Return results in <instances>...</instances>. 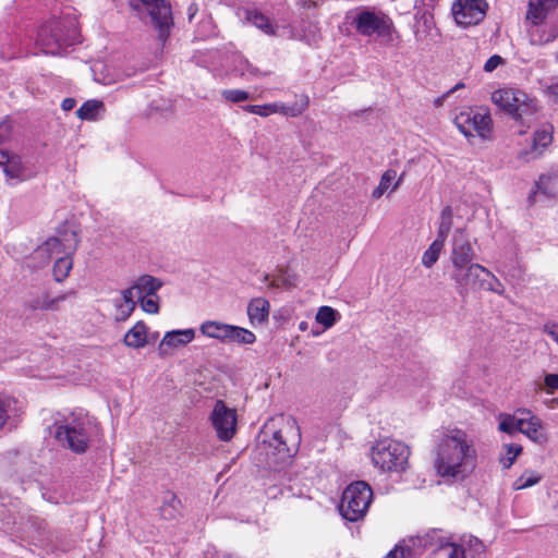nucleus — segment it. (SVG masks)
<instances>
[{
    "label": "nucleus",
    "mask_w": 558,
    "mask_h": 558,
    "mask_svg": "<svg viewBox=\"0 0 558 558\" xmlns=\"http://www.w3.org/2000/svg\"><path fill=\"white\" fill-rule=\"evenodd\" d=\"M492 100L523 125L529 126L534 121L537 101L520 89L502 88L495 90Z\"/></svg>",
    "instance_id": "obj_6"
},
{
    "label": "nucleus",
    "mask_w": 558,
    "mask_h": 558,
    "mask_svg": "<svg viewBox=\"0 0 558 558\" xmlns=\"http://www.w3.org/2000/svg\"><path fill=\"white\" fill-rule=\"evenodd\" d=\"M255 340L256 337L251 330L232 325L230 326L227 341L236 342L240 344H252L255 342Z\"/></svg>",
    "instance_id": "obj_31"
},
{
    "label": "nucleus",
    "mask_w": 558,
    "mask_h": 558,
    "mask_svg": "<svg viewBox=\"0 0 558 558\" xmlns=\"http://www.w3.org/2000/svg\"><path fill=\"white\" fill-rule=\"evenodd\" d=\"M558 5V0H529L526 20L534 26H539L547 14Z\"/></svg>",
    "instance_id": "obj_18"
},
{
    "label": "nucleus",
    "mask_w": 558,
    "mask_h": 558,
    "mask_svg": "<svg viewBox=\"0 0 558 558\" xmlns=\"http://www.w3.org/2000/svg\"><path fill=\"white\" fill-rule=\"evenodd\" d=\"M435 468L441 477L463 480L476 468L477 453L465 432L454 429L437 446Z\"/></svg>",
    "instance_id": "obj_1"
},
{
    "label": "nucleus",
    "mask_w": 558,
    "mask_h": 558,
    "mask_svg": "<svg viewBox=\"0 0 558 558\" xmlns=\"http://www.w3.org/2000/svg\"><path fill=\"white\" fill-rule=\"evenodd\" d=\"M451 242L452 280L461 290H477L483 275H488L489 270L474 263L476 255L464 229H457Z\"/></svg>",
    "instance_id": "obj_2"
},
{
    "label": "nucleus",
    "mask_w": 558,
    "mask_h": 558,
    "mask_svg": "<svg viewBox=\"0 0 558 558\" xmlns=\"http://www.w3.org/2000/svg\"><path fill=\"white\" fill-rule=\"evenodd\" d=\"M444 246L445 244L440 243V241L434 240L428 248L424 252L422 256V264L425 267L430 268L438 260Z\"/></svg>",
    "instance_id": "obj_35"
},
{
    "label": "nucleus",
    "mask_w": 558,
    "mask_h": 558,
    "mask_svg": "<svg viewBox=\"0 0 558 558\" xmlns=\"http://www.w3.org/2000/svg\"><path fill=\"white\" fill-rule=\"evenodd\" d=\"M11 132V124L8 122L0 123V143L3 142Z\"/></svg>",
    "instance_id": "obj_49"
},
{
    "label": "nucleus",
    "mask_w": 558,
    "mask_h": 558,
    "mask_svg": "<svg viewBox=\"0 0 558 558\" xmlns=\"http://www.w3.org/2000/svg\"><path fill=\"white\" fill-rule=\"evenodd\" d=\"M269 302L264 298H255L247 305V314H268Z\"/></svg>",
    "instance_id": "obj_41"
},
{
    "label": "nucleus",
    "mask_w": 558,
    "mask_h": 558,
    "mask_svg": "<svg viewBox=\"0 0 558 558\" xmlns=\"http://www.w3.org/2000/svg\"><path fill=\"white\" fill-rule=\"evenodd\" d=\"M477 289L492 291L497 294H502L505 291L504 284L490 271L488 275H483L482 281L480 282Z\"/></svg>",
    "instance_id": "obj_36"
},
{
    "label": "nucleus",
    "mask_w": 558,
    "mask_h": 558,
    "mask_svg": "<svg viewBox=\"0 0 558 558\" xmlns=\"http://www.w3.org/2000/svg\"><path fill=\"white\" fill-rule=\"evenodd\" d=\"M161 282L151 276H142L136 282L121 292L116 300V307L120 314H132L137 306L146 314H157L159 311V296L157 290Z\"/></svg>",
    "instance_id": "obj_3"
},
{
    "label": "nucleus",
    "mask_w": 558,
    "mask_h": 558,
    "mask_svg": "<svg viewBox=\"0 0 558 558\" xmlns=\"http://www.w3.org/2000/svg\"><path fill=\"white\" fill-rule=\"evenodd\" d=\"M461 87H463V84L459 83L453 88H451L447 94H451V93H453L454 90H457L458 88H461Z\"/></svg>",
    "instance_id": "obj_57"
},
{
    "label": "nucleus",
    "mask_w": 558,
    "mask_h": 558,
    "mask_svg": "<svg viewBox=\"0 0 558 558\" xmlns=\"http://www.w3.org/2000/svg\"><path fill=\"white\" fill-rule=\"evenodd\" d=\"M195 338L193 328L167 331L158 344V355L162 359L172 356L175 351L186 347Z\"/></svg>",
    "instance_id": "obj_16"
},
{
    "label": "nucleus",
    "mask_w": 558,
    "mask_h": 558,
    "mask_svg": "<svg viewBox=\"0 0 558 558\" xmlns=\"http://www.w3.org/2000/svg\"><path fill=\"white\" fill-rule=\"evenodd\" d=\"M558 38V23H551L548 27H538L530 31V44L545 46Z\"/></svg>",
    "instance_id": "obj_22"
},
{
    "label": "nucleus",
    "mask_w": 558,
    "mask_h": 558,
    "mask_svg": "<svg viewBox=\"0 0 558 558\" xmlns=\"http://www.w3.org/2000/svg\"><path fill=\"white\" fill-rule=\"evenodd\" d=\"M299 328H300L301 330H306V329H307V323H306V322H302V323H300Z\"/></svg>",
    "instance_id": "obj_58"
},
{
    "label": "nucleus",
    "mask_w": 558,
    "mask_h": 558,
    "mask_svg": "<svg viewBox=\"0 0 558 558\" xmlns=\"http://www.w3.org/2000/svg\"><path fill=\"white\" fill-rule=\"evenodd\" d=\"M129 7L138 20L157 31L158 40L163 46L174 25L170 1L129 0Z\"/></svg>",
    "instance_id": "obj_4"
},
{
    "label": "nucleus",
    "mask_w": 558,
    "mask_h": 558,
    "mask_svg": "<svg viewBox=\"0 0 558 558\" xmlns=\"http://www.w3.org/2000/svg\"><path fill=\"white\" fill-rule=\"evenodd\" d=\"M452 208L450 206L444 207L440 213L436 241H440V243L445 244L452 228Z\"/></svg>",
    "instance_id": "obj_28"
},
{
    "label": "nucleus",
    "mask_w": 558,
    "mask_h": 558,
    "mask_svg": "<svg viewBox=\"0 0 558 558\" xmlns=\"http://www.w3.org/2000/svg\"><path fill=\"white\" fill-rule=\"evenodd\" d=\"M9 415L4 402L0 399V429L7 423Z\"/></svg>",
    "instance_id": "obj_50"
},
{
    "label": "nucleus",
    "mask_w": 558,
    "mask_h": 558,
    "mask_svg": "<svg viewBox=\"0 0 558 558\" xmlns=\"http://www.w3.org/2000/svg\"><path fill=\"white\" fill-rule=\"evenodd\" d=\"M404 177L405 172H402L401 175L396 180L397 171L393 169L386 170L381 175L378 186L373 191L372 196L374 198H379L389 189L391 192H395L402 183Z\"/></svg>",
    "instance_id": "obj_21"
},
{
    "label": "nucleus",
    "mask_w": 558,
    "mask_h": 558,
    "mask_svg": "<svg viewBox=\"0 0 558 558\" xmlns=\"http://www.w3.org/2000/svg\"><path fill=\"white\" fill-rule=\"evenodd\" d=\"M54 437L64 448L75 453H84L89 445L86 420L74 415L64 418L57 425Z\"/></svg>",
    "instance_id": "obj_9"
},
{
    "label": "nucleus",
    "mask_w": 558,
    "mask_h": 558,
    "mask_svg": "<svg viewBox=\"0 0 558 558\" xmlns=\"http://www.w3.org/2000/svg\"><path fill=\"white\" fill-rule=\"evenodd\" d=\"M537 191L548 197L558 196V170L548 172L539 177L536 182Z\"/></svg>",
    "instance_id": "obj_24"
},
{
    "label": "nucleus",
    "mask_w": 558,
    "mask_h": 558,
    "mask_svg": "<svg viewBox=\"0 0 558 558\" xmlns=\"http://www.w3.org/2000/svg\"><path fill=\"white\" fill-rule=\"evenodd\" d=\"M519 426H520V417L519 416H508L505 420H502L501 423L499 424L500 430L510 433V434L513 432H517V430L519 432Z\"/></svg>",
    "instance_id": "obj_44"
},
{
    "label": "nucleus",
    "mask_w": 558,
    "mask_h": 558,
    "mask_svg": "<svg viewBox=\"0 0 558 558\" xmlns=\"http://www.w3.org/2000/svg\"><path fill=\"white\" fill-rule=\"evenodd\" d=\"M211 423L220 440H230L236 430V412L228 408L222 400H217L211 412Z\"/></svg>",
    "instance_id": "obj_15"
},
{
    "label": "nucleus",
    "mask_w": 558,
    "mask_h": 558,
    "mask_svg": "<svg viewBox=\"0 0 558 558\" xmlns=\"http://www.w3.org/2000/svg\"><path fill=\"white\" fill-rule=\"evenodd\" d=\"M544 388L547 393L558 390V374H547L544 378Z\"/></svg>",
    "instance_id": "obj_46"
},
{
    "label": "nucleus",
    "mask_w": 558,
    "mask_h": 558,
    "mask_svg": "<svg viewBox=\"0 0 558 558\" xmlns=\"http://www.w3.org/2000/svg\"><path fill=\"white\" fill-rule=\"evenodd\" d=\"M373 500V490L364 481H355L349 484L341 497L339 511L342 518L350 522L362 520Z\"/></svg>",
    "instance_id": "obj_7"
},
{
    "label": "nucleus",
    "mask_w": 558,
    "mask_h": 558,
    "mask_svg": "<svg viewBox=\"0 0 558 558\" xmlns=\"http://www.w3.org/2000/svg\"><path fill=\"white\" fill-rule=\"evenodd\" d=\"M181 501L173 494H168L165 497L163 504L160 507V514L166 520H173L180 514Z\"/></svg>",
    "instance_id": "obj_30"
},
{
    "label": "nucleus",
    "mask_w": 558,
    "mask_h": 558,
    "mask_svg": "<svg viewBox=\"0 0 558 558\" xmlns=\"http://www.w3.org/2000/svg\"><path fill=\"white\" fill-rule=\"evenodd\" d=\"M56 302V300H51V301H48V300H44L41 303H37L34 308L35 310H54L51 304H53Z\"/></svg>",
    "instance_id": "obj_53"
},
{
    "label": "nucleus",
    "mask_w": 558,
    "mask_h": 558,
    "mask_svg": "<svg viewBox=\"0 0 558 558\" xmlns=\"http://www.w3.org/2000/svg\"><path fill=\"white\" fill-rule=\"evenodd\" d=\"M300 444V426L294 418L290 417L281 428L274 433L269 445L274 447L281 460H286L298 452Z\"/></svg>",
    "instance_id": "obj_10"
},
{
    "label": "nucleus",
    "mask_w": 558,
    "mask_h": 558,
    "mask_svg": "<svg viewBox=\"0 0 558 558\" xmlns=\"http://www.w3.org/2000/svg\"><path fill=\"white\" fill-rule=\"evenodd\" d=\"M308 97L306 95H300L296 96V99L292 105L278 102V113L293 118L300 117L308 108Z\"/></svg>",
    "instance_id": "obj_26"
},
{
    "label": "nucleus",
    "mask_w": 558,
    "mask_h": 558,
    "mask_svg": "<svg viewBox=\"0 0 558 558\" xmlns=\"http://www.w3.org/2000/svg\"><path fill=\"white\" fill-rule=\"evenodd\" d=\"M265 280L269 282L271 288L290 290L296 287L299 277L290 269L280 268L272 275H266Z\"/></svg>",
    "instance_id": "obj_19"
},
{
    "label": "nucleus",
    "mask_w": 558,
    "mask_h": 558,
    "mask_svg": "<svg viewBox=\"0 0 558 558\" xmlns=\"http://www.w3.org/2000/svg\"><path fill=\"white\" fill-rule=\"evenodd\" d=\"M245 19L247 22L252 23L257 28L262 29L265 34H275L274 25L271 24L270 20L262 12L257 10H246Z\"/></svg>",
    "instance_id": "obj_29"
},
{
    "label": "nucleus",
    "mask_w": 558,
    "mask_h": 558,
    "mask_svg": "<svg viewBox=\"0 0 558 558\" xmlns=\"http://www.w3.org/2000/svg\"><path fill=\"white\" fill-rule=\"evenodd\" d=\"M522 451V447L517 444L506 445V456L500 460L505 468H510L515 458Z\"/></svg>",
    "instance_id": "obj_42"
},
{
    "label": "nucleus",
    "mask_w": 558,
    "mask_h": 558,
    "mask_svg": "<svg viewBox=\"0 0 558 558\" xmlns=\"http://www.w3.org/2000/svg\"><path fill=\"white\" fill-rule=\"evenodd\" d=\"M71 256L72 255H63L57 257L53 266V277L56 281L61 282L69 276L73 266Z\"/></svg>",
    "instance_id": "obj_32"
},
{
    "label": "nucleus",
    "mask_w": 558,
    "mask_h": 558,
    "mask_svg": "<svg viewBox=\"0 0 558 558\" xmlns=\"http://www.w3.org/2000/svg\"><path fill=\"white\" fill-rule=\"evenodd\" d=\"M519 414L521 415L519 432L525 434L536 442H544L545 436L543 434L539 420L536 416L531 415V412L526 410L519 411Z\"/></svg>",
    "instance_id": "obj_17"
},
{
    "label": "nucleus",
    "mask_w": 558,
    "mask_h": 558,
    "mask_svg": "<svg viewBox=\"0 0 558 558\" xmlns=\"http://www.w3.org/2000/svg\"><path fill=\"white\" fill-rule=\"evenodd\" d=\"M486 0H454L451 12L456 23L462 27L480 24L486 16Z\"/></svg>",
    "instance_id": "obj_13"
},
{
    "label": "nucleus",
    "mask_w": 558,
    "mask_h": 558,
    "mask_svg": "<svg viewBox=\"0 0 558 558\" xmlns=\"http://www.w3.org/2000/svg\"><path fill=\"white\" fill-rule=\"evenodd\" d=\"M410 555H411L410 547L398 544L384 558H407Z\"/></svg>",
    "instance_id": "obj_45"
},
{
    "label": "nucleus",
    "mask_w": 558,
    "mask_h": 558,
    "mask_svg": "<svg viewBox=\"0 0 558 558\" xmlns=\"http://www.w3.org/2000/svg\"><path fill=\"white\" fill-rule=\"evenodd\" d=\"M231 325L218 323V322H206L202 324L201 331L203 335L219 339L221 341L228 340V333Z\"/></svg>",
    "instance_id": "obj_27"
},
{
    "label": "nucleus",
    "mask_w": 558,
    "mask_h": 558,
    "mask_svg": "<svg viewBox=\"0 0 558 558\" xmlns=\"http://www.w3.org/2000/svg\"><path fill=\"white\" fill-rule=\"evenodd\" d=\"M545 331L558 343V325H546Z\"/></svg>",
    "instance_id": "obj_51"
},
{
    "label": "nucleus",
    "mask_w": 558,
    "mask_h": 558,
    "mask_svg": "<svg viewBox=\"0 0 558 558\" xmlns=\"http://www.w3.org/2000/svg\"><path fill=\"white\" fill-rule=\"evenodd\" d=\"M222 96L231 102H241L250 98L248 93L242 89H226L222 92Z\"/></svg>",
    "instance_id": "obj_43"
},
{
    "label": "nucleus",
    "mask_w": 558,
    "mask_h": 558,
    "mask_svg": "<svg viewBox=\"0 0 558 558\" xmlns=\"http://www.w3.org/2000/svg\"><path fill=\"white\" fill-rule=\"evenodd\" d=\"M102 106L99 100H87L77 109L76 116L82 120H93Z\"/></svg>",
    "instance_id": "obj_34"
},
{
    "label": "nucleus",
    "mask_w": 558,
    "mask_h": 558,
    "mask_svg": "<svg viewBox=\"0 0 558 558\" xmlns=\"http://www.w3.org/2000/svg\"><path fill=\"white\" fill-rule=\"evenodd\" d=\"M0 166H3V171L8 178L19 180L24 178L21 157L10 156L8 151L0 149Z\"/></svg>",
    "instance_id": "obj_20"
},
{
    "label": "nucleus",
    "mask_w": 558,
    "mask_h": 558,
    "mask_svg": "<svg viewBox=\"0 0 558 558\" xmlns=\"http://www.w3.org/2000/svg\"><path fill=\"white\" fill-rule=\"evenodd\" d=\"M356 32L363 36L371 37L374 34L381 37H390L392 23L389 19L379 16L373 11L362 10L352 21Z\"/></svg>",
    "instance_id": "obj_14"
},
{
    "label": "nucleus",
    "mask_w": 558,
    "mask_h": 558,
    "mask_svg": "<svg viewBox=\"0 0 558 558\" xmlns=\"http://www.w3.org/2000/svg\"><path fill=\"white\" fill-rule=\"evenodd\" d=\"M429 558H464L463 551L454 543H440L430 554Z\"/></svg>",
    "instance_id": "obj_33"
},
{
    "label": "nucleus",
    "mask_w": 558,
    "mask_h": 558,
    "mask_svg": "<svg viewBox=\"0 0 558 558\" xmlns=\"http://www.w3.org/2000/svg\"><path fill=\"white\" fill-rule=\"evenodd\" d=\"M75 105H76V101L74 98H65V99H63V101L61 104V108L64 111H70L75 107Z\"/></svg>",
    "instance_id": "obj_52"
},
{
    "label": "nucleus",
    "mask_w": 558,
    "mask_h": 558,
    "mask_svg": "<svg viewBox=\"0 0 558 558\" xmlns=\"http://www.w3.org/2000/svg\"><path fill=\"white\" fill-rule=\"evenodd\" d=\"M78 244L77 234L74 230L64 229L58 231V234L49 238L36 251L37 257L47 256V258L72 255Z\"/></svg>",
    "instance_id": "obj_12"
},
{
    "label": "nucleus",
    "mask_w": 558,
    "mask_h": 558,
    "mask_svg": "<svg viewBox=\"0 0 558 558\" xmlns=\"http://www.w3.org/2000/svg\"><path fill=\"white\" fill-rule=\"evenodd\" d=\"M250 317L253 319H257L259 323H264L267 320L268 316L260 315V316H250Z\"/></svg>",
    "instance_id": "obj_56"
},
{
    "label": "nucleus",
    "mask_w": 558,
    "mask_h": 558,
    "mask_svg": "<svg viewBox=\"0 0 558 558\" xmlns=\"http://www.w3.org/2000/svg\"><path fill=\"white\" fill-rule=\"evenodd\" d=\"M244 110L260 117H268L271 113H278V102L267 104L264 106L247 105L244 107Z\"/></svg>",
    "instance_id": "obj_39"
},
{
    "label": "nucleus",
    "mask_w": 558,
    "mask_h": 558,
    "mask_svg": "<svg viewBox=\"0 0 558 558\" xmlns=\"http://www.w3.org/2000/svg\"><path fill=\"white\" fill-rule=\"evenodd\" d=\"M541 481V475L535 471H525L519 478L513 483L515 490L524 489L537 484Z\"/></svg>",
    "instance_id": "obj_37"
},
{
    "label": "nucleus",
    "mask_w": 558,
    "mask_h": 558,
    "mask_svg": "<svg viewBox=\"0 0 558 558\" xmlns=\"http://www.w3.org/2000/svg\"><path fill=\"white\" fill-rule=\"evenodd\" d=\"M551 126H546L541 130H537L534 133L533 144L534 147H547L551 143Z\"/></svg>",
    "instance_id": "obj_40"
},
{
    "label": "nucleus",
    "mask_w": 558,
    "mask_h": 558,
    "mask_svg": "<svg viewBox=\"0 0 558 558\" xmlns=\"http://www.w3.org/2000/svg\"><path fill=\"white\" fill-rule=\"evenodd\" d=\"M315 5H316V3H315V2H313V1H308L307 8H312V7H315Z\"/></svg>",
    "instance_id": "obj_59"
},
{
    "label": "nucleus",
    "mask_w": 558,
    "mask_h": 558,
    "mask_svg": "<svg viewBox=\"0 0 558 558\" xmlns=\"http://www.w3.org/2000/svg\"><path fill=\"white\" fill-rule=\"evenodd\" d=\"M447 95H448V94L442 95L441 97L436 98V99H435V106H436V107L441 106V105H442V101H444V99L446 98V96H447Z\"/></svg>",
    "instance_id": "obj_55"
},
{
    "label": "nucleus",
    "mask_w": 558,
    "mask_h": 558,
    "mask_svg": "<svg viewBox=\"0 0 558 558\" xmlns=\"http://www.w3.org/2000/svg\"><path fill=\"white\" fill-rule=\"evenodd\" d=\"M454 124L466 137L476 133L482 138H486L490 132L492 119L485 110L466 109L456 116Z\"/></svg>",
    "instance_id": "obj_11"
},
{
    "label": "nucleus",
    "mask_w": 558,
    "mask_h": 558,
    "mask_svg": "<svg viewBox=\"0 0 558 558\" xmlns=\"http://www.w3.org/2000/svg\"><path fill=\"white\" fill-rule=\"evenodd\" d=\"M124 343L131 348H142L147 343V328L143 323H137L124 336Z\"/></svg>",
    "instance_id": "obj_25"
},
{
    "label": "nucleus",
    "mask_w": 558,
    "mask_h": 558,
    "mask_svg": "<svg viewBox=\"0 0 558 558\" xmlns=\"http://www.w3.org/2000/svg\"><path fill=\"white\" fill-rule=\"evenodd\" d=\"M502 58L498 54L492 56L484 64L485 72H493L499 64H501Z\"/></svg>",
    "instance_id": "obj_48"
},
{
    "label": "nucleus",
    "mask_w": 558,
    "mask_h": 558,
    "mask_svg": "<svg viewBox=\"0 0 558 558\" xmlns=\"http://www.w3.org/2000/svg\"><path fill=\"white\" fill-rule=\"evenodd\" d=\"M80 34L74 20H54L43 25L37 44L46 54H61L66 47L77 44Z\"/></svg>",
    "instance_id": "obj_5"
},
{
    "label": "nucleus",
    "mask_w": 558,
    "mask_h": 558,
    "mask_svg": "<svg viewBox=\"0 0 558 558\" xmlns=\"http://www.w3.org/2000/svg\"><path fill=\"white\" fill-rule=\"evenodd\" d=\"M316 314H339L338 311L333 310L330 306H320Z\"/></svg>",
    "instance_id": "obj_54"
},
{
    "label": "nucleus",
    "mask_w": 558,
    "mask_h": 558,
    "mask_svg": "<svg viewBox=\"0 0 558 558\" xmlns=\"http://www.w3.org/2000/svg\"><path fill=\"white\" fill-rule=\"evenodd\" d=\"M436 538H438V532L434 530L420 537L418 541L423 547H432L437 544Z\"/></svg>",
    "instance_id": "obj_47"
},
{
    "label": "nucleus",
    "mask_w": 558,
    "mask_h": 558,
    "mask_svg": "<svg viewBox=\"0 0 558 558\" xmlns=\"http://www.w3.org/2000/svg\"><path fill=\"white\" fill-rule=\"evenodd\" d=\"M409 447L398 440L383 439L372 448V461L381 471L402 472L408 466Z\"/></svg>",
    "instance_id": "obj_8"
},
{
    "label": "nucleus",
    "mask_w": 558,
    "mask_h": 558,
    "mask_svg": "<svg viewBox=\"0 0 558 558\" xmlns=\"http://www.w3.org/2000/svg\"><path fill=\"white\" fill-rule=\"evenodd\" d=\"M338 316H315L311 333L313 336H319L326 329L332 327L337 322Z\"/></svg>",
    "instance_id": "obj_38"
},
{
    "label": "nucleus",
    "mask_w": 558,
    "mask_h": 558,
    "mask_svg": "<svg viewBox=\"0 0 558 558\" xmlns=\"http://www.w3.org/2000/svg\"><path fill=\"white\" fill-rule=\"evenodd\" d=\"M454 546L462 549L464 558H476L485 551L483 542L473 535H463Z\"/></svg>",
    "instance_id": "obj_23"
}]
</instances>
